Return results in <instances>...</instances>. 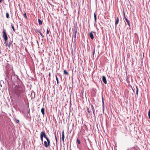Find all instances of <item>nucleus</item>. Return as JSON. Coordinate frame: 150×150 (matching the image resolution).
I'll return each mask as SVG.
<instances>
[{
    "label": "nucleus",
    "mask_w": 150,
    "mask_h": 150,
    "mask_svg": "<svg viewBox=\"0 0 150 150\" xmlns=\"http://www.w3.org/2000/svg\"><path fill=\"white\" fill-rule=\"evenodd\" d=\"M38 21L39 25H40L42 24V21L39 19H38Z\"/></svg>",
    "instance_id": "obj_13"
},
{
    "label": "nucleus",
    "mask_w": 150,
    "mask_h": 150,
    "mask_svg": "<svg viewBox=\"0 0 150 150\" xmlns=\"http://www.w3.org/2000/svg\"><path fill=\"white\" fill-rule=\"evenodd\" d=\"M77 32V30H76L75 32V34H74V35H75V37H76V33Z\"/></svg>",
    "instance_id": "obj_28"
},
{
    "label": "nucleus",
    "mask_w": 150,
    "mask_h": 150,
    "mask_svg": "<svg viewBox=\"0 0 150 150\" xmlns=\"http://www.w3.org/2000/svg\"><path fill=\"white\" fill-rule=\"evenodd\" d=\"M11 26H12V29H13V31H14V32H15V29H14V26H13V25H12V24H11Z\"/></svg>",
    "instance_id": "obj_19"
},
{
    "label": "nucleus",
    "mask_w": 150,
    "mask_h": 150,
    "mask_svg": "<svg viewBox=\"0 0 150 150\" xmlns=\"http://www.w3.org/2000/svg\"><path fill=\"white\" fill-rule=\"evenodd\" d=\"M64 74L65 75H68L69 74L66 71V70H64Z\"/></svg>",
    "instance_id": "obj_14"
},
{
    "label": "nucleus",
    "mask_w": 150,
    "mask_h": 150,
    "mask_svg": "<svg viewBox=\"0 0 150 150\" xmlns=\"http://www.w3.org/2000/svg\"><path fill=\"white\" fill-rule=\"evenodd\" d=\"M41 112L42 113L43 115H44L45 114V110L44 108H43L41 109Z\"/></svg>",
    "instance_id": "obj_12"
},
{
    "label": "nucleus",
    "mask_w": 150,
    "mask_h": 150,
    "mask_svg": "<svg viewBox=\"0 0 150 150\" xmlns=\"http://www.w3.org/2000/svg\"><path fill=\"white\" fill-rule=\"evenodd\" d=\"M86 109H87V112H88V113H90V111L89 108H88V107H87L86 108Z\"/></svg>",
    "instance_id": "obj_17"
},
{
    "label": "nucleus",
    "mask_w": 150,
    "mask_h": 150,
    "mask_svg": "<svg viewBox=\"0 0 150 150\" xmlns=\"http://www.w3.org/2000/svg\"><path fill=\"white\" fill-rule=\"evenodd\" d=\"M3 37L4 38L5 41H6L8 39V37L6 30L5 29H3Z\"/></svg>",
    "instance_id": "obj_4"
},
{
    "label": "nucleus",
    "mask_w": 150,
    "mask_h": 150,
    "mask_svg": "<svg viewBox=\"0 0 150 150\" xmlns=\"http://www.w3.org/2000/svg\"><path fill=\"white\" fill-rule=\"evenodd\" d=\"M23 16L25 18H26L27 16H26V13H25L23 14Z\"/></svg>",
    "instance_id": "obj_24"
},
{
    "label": "nucleus",
    "mask_w": 150,
    "mask_h": 150,
    "mask_svg": "<svg viewBox=\"0 0 150 150\" xmlns=\"http://www.w3.org/2000/svg\"><path fill=\"white\" fill-rule=\"evenodd\" d=\"M13 91L18 97H21L24 96L25 93V90L23 88L17 86L14 88Z\"/></svg>",
    "instance_id": "obj_1"
},
{
    "label": "nucleus",
    "mask_w": 150,
    "mask_h": 150,
    "mask_svg": "<svg viewBox=\"0 0 150 150\" xmlns=\"http://www.w3.org/2000/svg\"><path fill=\"white\" fill-rule=\"evenodd\" d=\"M40 137L41 140L42 142L43 141V137L45 138L46 139H48V138L47 137L45 132L42 131L41 132Z\"/></svg>",
    "instance_id": "obj_3"
},
{
    "label": "nucleus",
    "mask_w": 150,
    "mask_h": 150,
    "mask_svg": "<svg viewBox=\"0 0 150 150\" xmlns=\"http://www.w3.org/2000/svg\"><path fill=\"white\" fill-rule=\"evenodd\" d=\"M102 80L103 82L105 84H106L107 83V81L106 80V78L105 76H102Z\"/></svg>",
    "instance_id": "obj_5"
},
{
    "label": "nucleus",
    "mask_w": 150,
    "mask_h": 150,
    "mask_svg": "<svg viewBox=\"0 0 150 150\" xmlns=\"http://www.w3.org/2000/svg\"><path fill=\"white\" fill-rule=\"evenodd\" d=\"M39 33H40V35H41V36H42V38H43L44 37L43 35L42 34V33H41V32L40 31V32H39Z\"/></svg>",
    "instance_id": "obj_21"
},
{
    "label": "nucleus",
    "mask_w": 150,
    "mask_h": 150,
    "mask_svg": "<svg viewBox=\"0 0 150 150\" xmlns=\"http://www.w3.org/2000/svg\"><path fill=\"white\" fill-rule=\"evenodd\" d=\"M12 45V43L11 42H9V43H6V46L8 47L9 48H10L11 46V45Z\"/></svg>",
    "instance_id": "obj_10"
},
{
    "label": "nucleus",
    "mask_w": 150,
    "mask_h": 150,
    "mask_svg": "<svg viewBox=\"0 0 150 150\" xmlns=\"http://www.w3.org/2000/svg\"><path fill=\"white\" fill-rule=\"evenodd\" d=\"M56 79L57 82V84H58L59 83V80L58 79V78H57V75H56Z\"/></svg>",
    "instance_id": "obj_18"
},
{
    "label": "nucleus",
    "mask_w": 150,
    "mask_h": 150,
    "mask_svg": "<svg viewBox=\"0 0 150 150\" xmlns=\"http://www.w3.org/2000/svg\"><path fill=\"white\" fill-rule=\"evenodd\" d=\"M124 16L126 22L127 23L128 25L129 26H130V23L129 21L127 19L126 17L125 14L124 13Z\"/></svg>",
    "instance_id": "obj_6"
},
{
    "label": "nucleus",
    "mask_w": 150,
    "mask_h": 150,
    "mask_svg": "<svg viewBox=\"0 0 150 150\" xmlns=\"http://www.w3.org/2000/svg\"><path fill=\"white\" fill-rule=\"evenodd\" d=\"M6 17L8 18H9V14L8 13H6Z\"/></svg>",
    "instance_id": "obj_16"
},
{
    "label": "nucleus",
    "mask_w": 150,
    "mask_h": 150,
    "mask_svg": "<svg viewBox=\"0 0 150 150\" xmlns=\"http://www.w3.org/2000/svg\"><path fill=\"white\" fill-rule=\"evenodd\" d=\"M35 31L36 32V33H38V32L39 33V32H40V31H39V30H35Z\"/></svg>",
    "instance_id": "obj_27"
},
{
    "label": "nucleus",
    "mask_w": 150,
    "mask_h": 150,
    "mask_svg": "<svg viewBox=\"0 0 150 150\" xmlns=\"http://www.w3.org/2000/svg\"><path fill=\"white\" fill-rule=\"evenodd\" d=\"M136 89H137V90H136V93H137V95L138 93V88L137 86H136Z\"/></svg>",
    "instance_id": "obj_22"
},
{
    "label": "nucleus",
    "mask_w": 150,
    "mask_h": 150,
    "mask_svg": "<svg viewBox=\"0 0 150 150\" xmlns=\"http://www.w3.org/2000/svg\"><path fill=\"white\" fill-rule=\"evenodd\" d=\"M102 99H103V108H104V101H103V98L102 97Z\"/></svg>",
    "instance_id": "obj_26"
},
{
    "label": "nucleus",
    "mask_w": 150,
    "mask_h": 150,
    "mask_svg": "<svg viewBox=\"0 0 150 150\" xmlns=\"http://www.w3.org/2000/svg\"><path fill=\"white\" fill-rule=\"evenodd\" d=\"M14 119L15 120V121L16 123H18L19 122V120L17 119L16 118H14Z\"/></svg>",
    "instance_id": "obj_15"
},
{
    "label": "nucleus",
    "mask_w": 150,
    "mask_h": 150,
    "mask_svg": "<svg viewBox=\"0 0 150 150\" xmlns=\"http://www.w3.org/2000/svg\"><path fill=\"white\" fill-rule=\"evenodd\" d=\"M119 21V18L118 17H117L116 18V21L115 22V24L116 25H117Z\"/></svg>",
    "instance_id": "obj_9"
},
{
    "label": "nucleus",
    "mask_w": 150,
    "mask_h": 150,
    "mask_svg": "<svg viewBox=\"0 0 150 150\" xmlns=\"http://www.w3.org/2000/svg\"><path fill=\"white\" fill-rule=\"evenodd\" d=\"M93 33H94V32H91L89 33V36L91 38L92 40L94 38V37L93 34Z\"/></svg>",
    "instance_id": "obj_7"
},
{
    "label": "nucleus",
    "mask_w": 150,
    "mask_h": 150,
    "mask_svg": "<svg viewBox=\"0 0 150 150\" xmlns=\"http://www.w3.org/2000/svg\"><path fill=\"white\" fill-rule=\"evenodd\" d=\"M55 137L56 141V142H57V137L56 134H55Z\"/></svg>",
    "instance_id": "obj_25"
},
{
    "label": "nucleus",
    "mask_w": 150,
    "mask_h": 150,
    "mask_svg": "<svg viewBox=\"0 0 150 150\" xmlns=\"http://www.w3.org/2000/svg\"><path fill=\"white\" fill-rule=\"evenodd\" d=\"M47 142L46 141H44L43 144L44 146L46 148H47L49 146L50 144V139H46Z\"/></svg>",
    "instance_id": "obj_2"
},
{
    "label": "nucleus",
    "mask_w": 150,
    "mask_h": 150,
    "mask_svg": "<svg viewBox=\"0 0 150 150\" xmlns=\"http://www.w3.org/2000/svg\"><path fill=\"white\" fill-rule=\"evenodd\" d=\"M91 108L92 110L93 111V113L94 115H95V110L94 109V108L93 106V105L92 104H91Z\"/></svg>",
    "instance_id": "obj_11"
},
{
    "label": "nucleus",
    "mask_w": 150,
    "mask_h": 150,
    "mask_svg": "<svg viewBox=\"0 0 150 150\" xmlns=\"http://www.w3.org/2000/svg\"><path fill=\"white\" fill-rule=\"evenodd\" d=\"M49 31L48 30V29H47V35L49 33Z\"/></svg>",
    "instance_id": "obj_29"
},
{
    "label": "nucleus",
    "mask_w": 150,
    "mask_h": 150,
    "mask_svg": "<svg viewBox=\"0 0 150 150\" xmlns=\"http://www.w3.org/2000/svg\"><path fill=\"white\" fill-rule=\"evenodd\" d=\"M3 1V0H0V3Z\"/></svg>",
    "instance_id": "obj_30"
},
{
    "label": "nucleus",
    "mask_w": 150,
    "mask_h": 150,
    "mask_svg": "<svg viewBox=\"0 0 150 150\" xmlns=\"http://www.w3.org/2000/svg\"><path fill=\"white\" fill-rule=\"evenodd\" d=\"M77 142L78 143V144H80V140L79 139H77Z\"/></svg>",
    "instance_id": "obj_23"
},
{
    "label": "nucleus",
    "mask_w": 150,
    "mask_h": 150,
    "mask_svg": "<svg viewBox=\"0 0 150 150\" xmlns=\"http://www.w3.org/2000/svg\"><path fill=\"white\" fill-rule=\"evenodd\" d=\"M94 17L95 21H96V14L95 13H94Z\"/></svg>",
    "instance_id": "obj_20"
},
{
    "label": "nucleus",
    "mask_w": 150,
    "mask_h": 150,
    "mask_svg": "<svg viewBox=\"0 0 150 150\" xmlns=\"http://www.w3.org/2000/svg\"><path fill=\"white\" fill-rule=\"evenodd\" d=\"M62 141L64 142V130H63V131L62 133Z\"/></svg>",
    "instance_id": "obj_8"
}]
</instances>
